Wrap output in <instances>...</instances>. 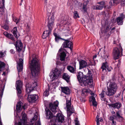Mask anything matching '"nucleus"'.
Segmentation results:
<instances>
[{"instance_id": "obj_42", "label": "nucleus", "mask_w": 125, "mask_h": 125, "mask_svg": "<svg viewBox=\"0 0 125 125\" xmlns=\"http://www.w3.org/2000/svg\"><path fill=\"white\" fill-rule=\"evenodd\" d=\"M116 116L119 118L121 119V120H122L123 117L120 116V114L119 112H116Z\"/></svg>"}, {"instance_id": "obj_27", "label": "nucleus", "mask_w": 125, "mask_h": 125, "mask_svg": "<svg viewBox=\"0 0 125 125\" xmlns=\"http://www.w3.org/2000/svg\"><path fill=\"white\" fill-rule=\"evenodd\" d=\"M12 31H13V34H14V36H15L16 38H18V37L19 36V34L17 30V27H14Z\"/></svg>"}, {"instance_id": "obj_34", "label": "nucleus", "mask_w": 125, "mask_h": 125, "mask_svg": "<svg viewBox=\"0 0 125 125\" xmlns=\"http://www.w3.org/2000/svg\"><path fill=\"white\" fill-rule=\"evenodd\" d=\"M67 69L70 72L74 73H75V70L74 68L71 66H68L67 67Z\"/></svg>"}, {"instance_id": "obj_20", "label": "nucleus", "mask_w": 125, "mask_h": 125, "mask_svg": "<svg viewBox=\"0 0 125 125\" xmlns=\"http://www.w3.org/2000/svg\"><path fill=\"white\" fill-rule=\"evenodd\" d=\"M64 121V116L63 115L60 113L57 114L56 121L62 123Z\"/></svg>"}, {"instance_id": "obj_17", "label": "nucleus", "mask_w": 125, "mask_h": 125, "mask_svg": "<svg viewBox=\"0 0 125 125\" xmlns=\"http://www.w3.org/2000/svg\"><path fill=\"white\" fill-rule=\"evenodd\" d=\"M125 17V15L122 13L119 17L116 18V22L118 25H121L123 24V20Z\"/></svg>"}, {"instance_id": "obj_28", "label": "nucleus", "mask_w": 125, "mask_h": 125, "mask_svg": "<svg viewBox=\"0 0 125 125\" xmlns=\"http://www.w3.org/2000/svg\"><path fill=\"white\" fill-rule=\"evenodd\" d=\"M90 90L88 89H83L82 90L81 95L82 96H84L87 95V94L89 92Z\"/></svg>"}, {"instance_id": "obj_19", "label": "nucleus", "mask_w": 125, "mask_h": 125, "mask_svg": "<svg viewBox=\"0 0 125 125\" xmlns=\"http://www.w3.org/2000/svg\"><path fill=\"white\" fill-rule=\"evenodd\" d=\"M79 68L80 69L86 67L88 65L87 61L83 60L79 61Z\"/></svg>"}, {"instance_id": "obj_5", "label": "nucleus", "mask_w": 125, "mask_h": 125, "mask_svg": "<svg viewBox=\"0 0 125 125\" xmlns=\"http://www.w3.org/2000/svg\"><path fill=\"white\" fill-rule=\"evenodd\" d=\"M123 49L120 46L119 49L115 48L113 50V54L114 59L115 60L118 59L122 54Z\"/></svg>"}, {"instance_id": "obj_54", "label": "nucleus", "mask_w": 125, "mask_h": 125, "mask_svg": "<svg viewBox=\"0 0 125 125\" xmlns=\"http://www.w3.org/2000/svg\"><path fill=\"white\" fill-rule=\"evenodd\" d=\"M15 51L13 49H11L10 50V52L11 53L14 54L15 53Z\"/></svg>"}, {"instance_id": "obj_57", "label": "nucleus", "mask_w": 125, "mask_h": 125, "mask_svg": "<svg viewBox=\"0 0 125 125\" xmlns=\"http://www.w3.org/2000/svg\"><path fill=\"white\" fill-rule=\"evenodd\" d=\"M26 107V104H24L23 106H22V108L25 109Z\"/></svg>"}, {"instance_id": "obj_52", "label": "nucleus", "mask_w": 125, "mask_h": 125, "mask_svg": "<svg viewBox=\"0 0 125 125\" xmlns=\"http://www.w3.org/2000/svg\"><path fill=\"white\" fill-rule=\"evenodd\" d=\"M47 11L48 12L50 13H51V8L50 9H48V8H47Z\"/></svg>"}, {"instance_id": "obj_56", "label": "nucleus", "mask_w": 125, "mask_h": 125, "mask_svg": "<svg viewBox=\"0 0 125 125\" xmlns=\"http://www.w3.org/2000/svg\"><path fill=\"white\" fill-rule=\"evenodd\" d=\"M109 29V27L108 26H107L106 28L105 31L106 32Z\"/></svg>"}, {"instance_id": "obj_9", "label": "nucleus", "mask_w": 125, "mask_h": 125, "mask_svg": "<svg viewBox=\"0 0 125 125\" xmlns=\"http://www.w3.org/2000/svg\"><path fill=\"white\" fill-rule=\"evenodd\" d=\"M33 84L35 86H32V85L28 83L26 84V91L27 94L31 93L37 85V83H33Z\"/></svg>"}, {"instance_id": "obj_38", "label": "nucleus", "mask_w": 125, "mask_h": 125, "mask_svg": "<svg viewBox=\"0 0 125 125\" xmlns=\"http://www.w3.org/2000/svg\"><path fill=\"white\" fill-rule=\"evenodd\" d=\"M5 66V64L3 62L0 61V71L3 70Z\"/></svg>"}, {"instance_id": "obj_18", "label": "nucleus", "mask_w": 125, "mask_h": 125, "mask_svg": "<svg viewBox=\"0 0 125 125\" xmlns=\"http://www.w3.org/2000/svg\"><path fill=\"white\" fill-rule=\"evenodd\" d=\"M23 59L21 58L19 59V62L18 63V66H17V68L19 72L22 71L23 67Z\"/></svg>"}, {"instance_id": "obj_62", "label": "nucleus", "mask_w": 125, "mask_h": 125, "mask_svg": "<svg viewBox=\"0 0 125 125\" xmlns=\"http://www.w3.org/2000/svg\"><path fill=\"white\" fill-rule=\"evenodd\" d=\"M91 94L92 95V96H93L94 95V93H91Z\"/></svg>"}, {"instance_id": "obj_25", "label": "nucleus", "mask_w": 125, "mask_h": 125, "mask_svg": "<svg viewBox=\"0 0 125 125\" xmlns=\"http://www.w3.org/2000/svg\"><path fill=\"white\" fill-rule=\"evenodd\" d=\"M51 31L48 30L46 29L43 33L42 36V37L43 39H45L47 37L49 36V35L51 33Z\"/></svg>"}, {"instance_id": "obj_24", "label": "nucleus", "mask_w": 125, "mask_h": 125, "mask_svg": "<svg viewBox=\"0 0 125 125\" xmlns=\"http://www.w3.org/2000/svg\"><path fill=\"white\" fill-rule=\"evenodd\" d=\"M62 92L67 95L69 94L70 93V90L68 87H61Z\"/></svg>"}, {"instance_id": "obj_32", "label": "nucleus", "mask_w": 125, "mask_h": 125, "mask_svg": "<svg viewBox=\"0 0 125 125\" xmlns=\"http://www.w3.org/2000/svg\"><path fill=\"white\" fill-rule=\"evenodd\" d=\"M71 104V100H67V99H66V105L67 112L69 111L70 109Z\"/></svg>"}, {"instance_id": "obj_45", "label": "nucleus", "mask_w": 125, "mask_h": 125, "mask_svg": "<svg viewBox=\"0 0 125 125\" xmlns=\"http://www.w3.org/2000/svg\"><path fill=\"white\" fill-rule=\"evenodd\" d=\"M55 39L56 41V42H58L59 40L60 39H61L63 40V39L62 38L59 37V36L55 38Z\"/></svg>"}, {"instance_id": "obj_1", "label": "nucleus", "mask_w": 125, "mask_h": 125, "mask_svg": "<svg viewBox=\"0 0 125 125\" xmlns=\"http://www.w3.org/2000/svg\"><path fill=\"white\" fill-rule=\"evenodd\" d=\"M37 55L33 54L32 56V60L29 59V63L31 74L33 77L38 76L39 73L40 69V63Z\"/></svg>"}, {"instance_id": "obj_44", "label": "nucleus", "mask_w": 125, "mask_h": 125, "mask_svg": "<svg viewBox=\"0 0 125 125\" xmlns=\"http://www.w3.org/2000/svg\"><path fill=\"white\" fill-rule=\"evenodd\" d=\"M3 29H5L6 30H8L9 27L8 26L6 25H5L2 26Z\"/></svg>"}, {"instance_id": "obj_26", "label": "nucleus", "mask_w": 125, "mask_h": 125, "mask_svg": "<svg viewBox=\"0 0 125 125\" xmlns=\"http://www.w3.org/2000/svg\"><path fill=\"white\" fill-rule=\"evenodd\" d=\"M120 2V0H111L109 2L110 5L113 6L118 4Z\"/></svg>"}, {"instance_id": "obj_53", "label": "nucleus", "mask_w": 125, "mask_h": 125, "mask_svg": "<svg viewBox=\"0 0 125 125\" xmlns=\"http://www.w3.org/2000/svg\"><path fill=\"white\" fill-rule=\"evenodd\" d=\"M116 121H112V125H116Z\"/></svg>"}, {"instance_id": "obj_14", "label": "nucleus", "mask_w": 125, "mask_h": 125, "mask_svg": "<svg viewBox=\"0 0 125 125\" xmlns=\"http://www.w3.org/2000/svg\"><path fill=\"white\" fill-rule=\"evenodd\" d=\"M38 98V96L36 94H28L27 100L30 103L36 101Z\"/></svg>"}, {"instance_id": "obj_39", "label": "nucleus", "mask_w": 125, "mask_h": 125, "mask_svg": "<svg viewBox=\"0 0 125 125\" xmlns=\"http://www.w3.org/2000/svg\"><path fill=\"white\" fill-rule=\"evenodd\" d=\"M7 37L11 39L13 41H15V40L13 35L11 34H9Z\"/></svg>"}, {"instance_id": "obj_3", "label": "nucleus", "mask_w": 125, "mask_h": 125, "mask_svg": "<svg viewBox=\"0 0 125 125\" xmlns=\"http://www.w3.org/2000/svg\"><path fill=\"white\" fill-rule=\"evenodd\" d=\"M117 88L116 84L114 83L110 82L108 88L107 95L110 96L115 94Z\"/></svg>"}, {"instance_id": "obj_30", "label": "nucleus", "mask_w": 125, "mask_h": 125, "mask_svg": "<svg viewBox=\"0 0 125 125\" xmlns=\"http://www.w3.org/2000/svg\"><path fill=\"white\" fill-rule=\"evenodd\" d=\"M90 101L92 102L93 105L95 106H96L97 105V103L95 101V97L94 96H91L90 98Z\"/></svg>"}, {"instance_id": "obj_23", "label": "nucleus", "mask_w": 125, "mask_h": 125, "mask_svg": "<svg viewBox=\"0 0 125 125\" xmlns=\"http://www.w3.org/2000/svg\"><path fill=\"white\" fill-rule=\"evenodd\" d=\"M109 105L114 109H119L122 106V104L120 103L117 102L114 104H109Z\"/></svg>"}, {"instance_id": "obj_61", "label": "nucleus", "mask_w": 125, "mask_h": 125, "mask_svg": "<svg viewBox=\"0 0 125 125\" xmlns=\"http://www.w3.org/2000/svg\"><path fill=\"white\" fill-rule=\"evenodd\" d=\"M73 66L75 68L76 67V62H74L73 63Z\"/></svg>"}, {"instance_id": "obj_21", "label": "nucleus", "mask_w": 125, "mask_h": 125, "mask_svg": "<svg viewBox=\"0 0 125 125\" xmlns=\"http://www.w3.org/2000/svg\"><path fill=\"white\" fill-rule=\"evenodd\" d=\"M107 63L105 62L102 64L101 68L102 71L105 70L106 71H108L109 72L112 69V67L110 66L109 67L107 65Z\"/></svg>"}, {"instance_id": "obj_46", "label": "nucleus", "mask_w": 125, "mask_h": 125, "mask_svg": "<svg viewBox=\"0 0 125 125\" xmlns=\"http://www.w3.org/2000/svg\"><path fill=\"white\" fill-rule=\"evenodd\" d=\"M121 4L123 6H125V0H122Z\"/></svg>"}, {"instance_id": "obj_41", "label": "nucleus", "mask_w": 125, "mask_h": 125, "mask_svg": "<svg viewBox=\"0 0 125 125\" xmlns=\"http://www.w3.org/2000/svg\"><path fill=\"white\" fill-rule=\"evenodd\" d=\"M73 17L75 19L79 17L78 13L77 11H75L74 12Z\"/></svg>"}, {"instance_id": "obj_29", "label": "nucleus", "mask_w": 125, "mask_h": 125, "mask_svg": "<svg viewBox=\"0 0 125 125\" xmlns=\"http://www.w3.org/2000/svg\"><path fill=\"white\" fill-rule=\"evenodd\" d=\"M62 77L68 83H69V80L70 79V76L67 73H64Z\"/></svg>"}, {"instance_id": "obj_64", "label": "nucleus", "mask_w": 125, "mask_h": 125, "mask_svg": "<svg viewBox=\"0 0 125 125\" xmlns=\"http://www.w3.org/2000/svg\"><path fill=\"white\" fill-rule=\"evenodd\" d=\"M108 56V55H106V56H104V58H105L106 59V57H107V58Z\"/></svg>"}, {"instance_id": "obj_59", "label": "nucleus", "mask_w": 125, "mask_h": 125, "mask_svg": "<svg viewBox=\"0 0 125 125\" xmlns=\"http://www.w3.org/2000/svg\"><path fill=\"white\" fill-rule=\"evenodd\" d=\"M97 125H99V120L96 121Z\"/></svg>"}, {"instance_id": "obj_6", "label": "nucleus", "mask_w": 125, "mask_h": 125, "mask_svg": "<svg viewBox=\"0 0 125 125\" xmlns=\"http://www.w3.org/2000/svg\"><path fill=\"white\" fill-rule=\"evenodd\" d=\"M62 70L61 69H58L57 68L55 69L52 71V73L50 74V76L51 77H52L53 79H57L61 76Z\"/></svg>"}, {"instance_id": "obj_48", "label": "nucleus", "mask_w": 125, "mask_h": 125, "mask_svg": "<svg viewBox=\"0 0 125 125\" xmlns=\"http://www.w3.org/2000/svg\"><path fill=\"white\" fill-rule=\"evenodd\" d=\"M35 125H41L40 121L39 120H38L36 122Z\"/></svg>"}, {"instance_id": "obj_47", "label": "nucleus", "mask_w": 125, "mask_h": 125, "mask_svg": "<svg viewBox=\"0 0 125 125\" xmlns=\"http://www.w3.org/2000/svg\"><path fill=\"white\" fill-rule=\"evenodd\" d=\"M109 119L110 120L112 121H114L115 118L114 117L112 116H111L109 118Z\"/></svg>"}, {"instance_id": "obj_37", "label": "nucleus", "mask_w": 125, "mask_h": 125, "mask_svg": "<svg viewBox=\"0 0 125 125\" xmlns=\"http://www.w3.org/2000/svg\"><path fill=\"white\" fill-rule=\"evenodd\" d=\"M88 1L84 2L83 7V9L84 11L86 12L87 10V5Z\"/></svg>"}, {"instance_id": "obj_16", "label": "nucleus", "mask_w": 125, "mask_h": 125, "mask_svg": "<svg viewBox=\"0 0 125 125\" xmlns=\"http://www.w3.org/2000/svg\"><path fill=\"white\" fill-rule=\"evenodd\" d=\"M45 114L46 118L48 119H51L54 116V115L49 109L46 107L45 108Z\"/></svg>"}, {"instance_id": "obj_12", "label": "nucleus", "mask_w": 125, "mask_h": 125, "mask_svg": "<svg viewBox=\"0 0 125 125\" xmlns=\"http://www.w3.org/2000/svg\"><path fill=\"white\" fill-rule=\"evenodd\" d=\"M65 41L63 44V47L64 48H68L70 49L71 50H72L73 44L72 42L67 40L63 39Z\"/></svg>"}, {"instance_id": "obj_58", "label": "nucleus", "mask_w": 125, "mask_h": 125, "mask_svg": "<svg viewBox=\"0 0 125 125\" xmlns=\"http://www.w3.org/2000/svg\"><path fill=\"white\" fill-rule=\"evenodd\" d=\"M96 118L97 119V120L96 121L99 120V116L98 115H97L96 117Z\"/></svg>"}, {"instance_id": "obj_60", "label": "nucleus", "mask_w": 125, "mask_h": 125, "mask_svg": "<svg viewBox=\"0 0 125 125\" xmlns=\"http://www.w3.org/2000/svg\"><path fill=\"white\" fill-rule=\"evenodd\" d=\"M62 48H61L59 50V51H58V52L59 53H60V52H62Z\"/></svg>"}, {"instance_id": "obj_50", "label": "nucleus", "mask_w": 125, "mask_h": 125, "mask_svg": "<svg viewBox=\"0 0 125 125\" xmlns=\"http://www.w3.org/2000/svg\"><path fill=\"white\" fill-rule=\"evenodd\" d=\"M9 34L6 31H5L3 33V34L5 35L6 37H7L8 35Z\"/></svg>"}, {"instance_id": "obj_15", "label": "nucleus", "mask_w": 125, "mask_h": 125, "mask_svg": "<svg viewBox=\"0 0 125 125\" xmlns=\"http://www.w3.org/2000/svg\"><path fill=\"white\" fill-rule=\"evenodd\" d=\"M16 51L20 52L22 50V43L20 41L18 40L14 44Z\"/></svg>"}, {"instance_id": "obj_35", "label": "nucleus", "mask_w": 125, "mask_h": 125, "mask_svg": "<svg viewBox=\"0 0 125 125\" xmlns=\"http://www.w3.org/2000/svg\"><path fill=\"white\" fill-rule=\"evenodd\" d=\"M22 103L20 102L17 103L16 105V109L18 111H21V106Z\"/></svg>"}, {"instance_id": "obj_10", "label": "nucleus", "mask_w": 125, "mask_h": 125, "mask_svg": "<svg viewBox=\"0 0 125 125\" xmlns=\"http://www.w3.org/2000/svg\"><path fill=\"white\" fill-rule=\"evenodd\" d=\"M59 102L57 101H55L53 103H50L49 104V107L51 110L53 112H56L57 107H58Z\"/></svg>"}, {"instance_id": "obj_40", "label": "nucleus", "mask_w": 125, "mask_h": 125, "mask_svg": "<svg viewBox=\"0 0 125 125\" xmlns=\"http://www.w3.org/2000/svg\"><path fill=\"white\" fill-rule=\"evenodd\" d=\"M6 51H0V57H2L5 55L6 53Z\"/></svg>"}, {"instance_id": "obj_63", "label": "nucleus", "mask_w": 125, "mask_h": 125, "mask_svg": "<svg viewBox=\"0 0 125 125\" xmlns=\"http://www.w3.org/2000/svg\"><path fill=\"white\" fill-rule=\"evenodd\" d=\"M100 120H99V121H100L101 122H103V120L101 118H100Z\"/></svg>"}, {"instance_id": "obj_55", "label": "nucleus", "mask_w": 125, "mask_h": 125, "mask_svg": "<svg viewBox=\"0 0 125 125\" xmlns=\"http://www.w3.org/2000/svg\"><path fill=\"white\" fill-rule=\"evenodd\" d=\"M53 34L55 37V38L59 36L58 35H57V34L55 33H54Z\"/></svg>"}, {"instance_id": "obj_11", "label": "nucleus", "mask_w": 125, "mask_h": 125, "mask_svg": "<svg viewBox=\"0 0 125 125\" xmlns=\"http://www.w3.org/2000/svg\"><path fill=\"white\" fill-rule=\"evenodd\" d=\"M88 72L86 75V81L88 83V85H90V83L91 84L93 82V74L91 73V71L89 70L88 69Z\"/></svg>"}, {"instance_id": "obj_33", "label": "nucleus", "mask_w": 125, "mask_h": 125, "mask_svg": "<svg viewBox=\"0 0 125 125\" xmlns=\"http://www.w3.org/2000/svg\"><path fill=\"white\" fill-rule=\"evenodd\" d=\"M66 56V54L64 52H61L60 55V60L61 61L64 60Z\"/></svg>"}, {"instance_id": "obj_7", "label": "nucleus", "mask_w": 125, "mask_h": 125, "mask_svg": "<svg viewBox=\"0 0 125 125\" xmlns=\"http://www.w3.org/2000/svg\"><path fill=\"white\" fill-rule=\"evenodd\" d=\"M16 84L18 96L19 97L21 98V96L20 94L21 92V89L23 85V83L20 80H18L16 82Z\"/></svg>"}, {"instance_id": "obj_31", "label": "nucleus", "mask_w": 125, "mask_h": 125, "mask_svg": "<svg viewBox=\"0 0 125 125\" xmlns=\"http://www.w3.org/2000/svg\"><path fill=\"white\" fill-rule=\"evenodd\" d=\"M50 87L48 84L47 85L46 89L43 93V95L45 96H48L49 94V91Z\"/></svg>"}, {"instance_id": "obj_2", "label": "nucleus", "mask_w": 125, "mask_h": 125, "mask_svg": "<svg viewBox=\"0 0 125 125\" xmlns=\"http://www.w3.org/2000/svg\"><path fill=\"white\" fill-rule=\"evenodd\" d=\"M21 115H22V120L18 122V123L16 125H33L35 121L37 120L38 116L36 115H34L33 118L31 120L29 125L27 124L26 115L25 113H22Z\"/></svg>"}, {"instance_id": "obj_51", "label": "nucleus", "mask_w": 125, "mask_h": 125, "mask_svg": "<svg viewBox=\"0 0 125 125\" xmlns=\"http://www.w3.org/2000/svg\"><path fill=\"white\" fill-rule=\"evenodd\" d=\"M75 121V125H80L79 122V121H78V120H77L76 121Z\"/></svg>"}, {"instance_id": "obj_4", "label": "nucleus", "mask_w": 125, "mask_h": 125, "mask_svg": "<svg viewBox=\"0 0 125 125\" xmlns=\"http://www.w3.org/2000/svg\"><path fill=\"white\" fill-rule=\"evenodd\" d=\"M77 77L81 85L83 86L88 85L86 80V75H83V73L79 72L77 75Z\"/></svg>"}, {"instance_id": "obj_49", "label": "nucleus", "mask_w": 125, "mask_h": 125, "mask_svg": "<svg viewBox=\"0 0 125 125\" xmlns=\"http://www.w3.org/2000/svg\"><path fill=\"white\" fill-rule=\"evenodd\" d=\"M26 31H29L30 30V26H29L28 24L27 25V27L26 28Z\"/></svg>"}, {"instance_id": "obj_13", "label": "nucleus", "mask_w": 125, "mask_h": 125, "mask_svg": "<svg viewBox=\"0 0 125 125\" xmlns=\"http://www.w3.org/2000/svg\"><path fill=\"white\" fill-rule=\"evenodd\" d=\"M97 4H99V5H97L95 6H93L94 9L101 10L104 7H105V2L102 1L98 2Z\"/></svg>"}, {"instance_id": "obj_8", "label": "nucleus", "mask_w": 125, "mask_h": 125, "mask_svg": "<svg viewBox=\"0 0 125 125\" xmlns=\"http://www.w3.org/2000/svg\"><path fill=\"white\" fill-rule=\"evenodd\" d=\"M54 13H53L50 18L49 19V18H48V22L47 25L48 28V30L51 31H52V28L53 27L54 21Z\"/></svg>"}, {"instance_id": "obj_43", "label": "nucleus", "mask_w": 125, "mask_h": 125, "mask_svg": "<svg viewBox=\"0 0 125 125\" xmlns=\"http://www.w3.org/2000/svg\"><path fill=\"white\" fill-rule=\"evenodd\" d=\"M13 20L14 22L16 23V24H17L19 21L20 20V19H18L14 18L13 19Z\"/></svg>"}, {"instance_id": "obj_36", "label": "nucleus", "mask_w": 125, "mask_h": 125, "mask_svg": "<svg viewBox=\"0 0 125 125\" xmlns=\"http://www.w3.org/2000/svg\"><path fill=\"white\" fill-rule=\"evenodd\" d=\"M106 93H107L106 92L104 91L103 90L101 92V93L99 94V95L101 97L102 100L104 101L105 100V99L104 98L105 96V94L106 93V94L107 95V94H106Z\"/></svg>"}, {"instance_id": "obj_22", "label": "nucleus", "mask_w": 125, "mask_h": 125, "mask_svg": "<svg viewBox=\"0 0 125 125\" xmlns=\"http://www.w3.org/2000/svg\"><path fill=\"white\" fill-rule=\"evenodd\" d=\"M5 0H0V11L1 12V14H2L4 11Z\"/></svg>"}]
</instances>
